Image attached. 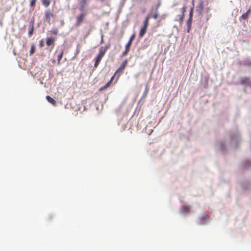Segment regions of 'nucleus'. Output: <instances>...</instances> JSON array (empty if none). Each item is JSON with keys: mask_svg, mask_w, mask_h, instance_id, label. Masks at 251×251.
I'll list each match as a JSON object with an SVG mask.
<instances>
[{"mask_svg": "<svg viewBox=\"0 0 251 251\" xmlns=\"http://www.w3.org/2000/svg\"><path fill=\"white\" fill-rule=\"evenodd\" d=\"M111 83L110 82V81H108L106 84H105L102 87H101L100 88V91H103L106 89H107L108 87H109L110 86V85H111Z\"/></svg>", "mask_w": 251, "mask_h": 251, "instance_id": "15", "label": "nucleus"}, {"mask_svg": "<svg viewBox=\"0 0 251 251\" xmlns=\"http://www.w3.org/2000/svg\"><path fill=\"white\" fill-rule=\"evenodd\" d=\"M45 20L49 24H50V21L51 18L53 17V14L49 10H47L45 12Z\"/></svg>", "mask_w": 251, "mask_h": 251, "instance_id": "5", "label": "nucleus"}, {"mask_svg": "<svg viewBox=\"0 0 251 251\" xmlns=\"http://www.w3.org/2000/svg\"><path fill=\"white\" fill-rule=\"evenodd\" d=\"M39 46L40 48H42L44 46V42L43 40H41L39 43Z\"/></svg>", "mask_w": 251, "mask_h": 251, "instance_id": "25", "label": "nucleus"}, {"mask_svg": "<svg viewBox=\"0 0 251 251\" xmlns=\"http://www.w3.org/2000/svg\"><path fill=\"white\" fill-rule=\"evenodd\" d=\"M54 42V39L52 37H50V38H48L47 39L46 44L48 46L53 45Z\"/></svg>", "mask_w": 251, "mask_h": 251, "instance_id": "9", "label": "nucleus"}, {"mask_svg": "<svg viewBox=\"0 0 251 251\" xmlns=\"http://www.w3.org/2000/svg\"><path fill=\"white\" fill-rule=\"evenodd\" d=\"M148 91V88L147 87H146V92H147Z\"/></svg>", "mask_w": 251, "mask_h": 251, "instance_id": "32", "label": "nucleus"}, {"mask_svg": "<svg viewBox=\"0 0 251 251\" xmlns=\"http://www.w3.org/2000/svg\"><path fill=\"white\" fill-rule=\"evenodd\" d=\"M150 18V17L149 16H148L146 17V18H145V20L144 22V25L143 27H144L145 28H148V26L149 25V19Z\"/></svg>", "mask_w": 251, "mask_h": 251, "instance_id": "13", "label": "nucleus"}, {"mask_svg": "<svg viewBox=\"0 0 251 251\" xmlns=\"http://www.w3.org/2000/svg\"><path fill=\"white\" fill-rule=\"evenodd\" d=\"M87 3V0H82L81 1V3H82V6H81V7L80 8V10H83L84 8V6L85 5V4H86Z\"/></svg>", "mask_w": 251, "mask_h": 251, "instance_id": "20", "label": "nucleus"}, {"mask_svg": "<svg viewBox=\"0 0 251 251\" xmlns=\"http://www.w3.org/2000/svg\"><path fill=\"white\" fill-rule=\"evenodd\" d=\"M131 44L132 43L128 41V43L126 45V49H127L129 50Z\"/></svg>", "mask_w": 251, "mask_h": 251, "instance_id": "21", "label": "nucleus"}, {"mask_svg": "<svg viewBox=\"0 0 251 251\" xmlns=\"http://www.w3.org/2000/svg\"><path fill=\"white\" fill-rule=\"evenodd\" d=\"M203 3L202 1H200L198 5L196 7V11L200 14H201L203 10Z\"/></svg>", "mask_w": 251, "mask_h": 251, "instance_id": "6", "label": "nucleus"}, {"mask_svg": "<svg viewBox=\"0 0 251 251\" xmlns=\"http://www.w3.org/2000/svg\"><path fill=\"white\" fill-rule=\"evenodd\" d=\"M110 45L108 44L104 47H101L99 50V53L96 56L95 60L94 67L97 68L102 58L104 56L107 50L110 48Z\"/></svg>", "mask_w": 251, "mask_h": 251, "instance_id": "1", "label": "nucleus"}, {"mask_svg": "<svg viewBox=\"0 0 251 251\" xmlns=\"http://www.w3.org/2000/svg\"><path fill=\"white\" fill-rule=\"evenodd\" d=\"M35 52V46L34 45H32L31 47L30 50V55H32L34 52Z\"/></svg>", "mask_w": 251, "mask_h": 251, "instance_id": "19", "label": "nucleus"}, {"mask_svg": "<svg viewBox=\"0 0 251 251\" xmlns=\"http://www.w3.org/2000/svg\"><path fill=\"white\" fill-rule=\"evenodd\" d=\"M186 6H184L181 8V10H182V14H185V12H186Z\"/></svg>", "mask_w": 251, "mask_h": 251, "instance_id": "27", "label": "nucleus"}, {"mask_svg": "<svg viewBox=\"0 0 251 251\" xmlns=\"http://www.w3.org/2000/svg\"><path fill=\"white\" fill-rule=\"evenodd\" d=\"M46 99L52 105H55L56 104V101L50 96H47Z\"/></svg>", "mask_w": 251, "mask_h": 251, "instance_id": "11", "label": "nucleus"}, {"mask_svg": "<svg viewBox=\"0 0 251 251\" xmlns=\"http://www.w3.org/2000/svg\"><path fill=\"white\" fill-rule=\"evenodd\" d=\"M192 17V11H191L190 13V17Z\"/></svg>", "mask_w": 251, "mask_h": 251, "instance_id": "31", "label": "nucleus"}, {"mask_svg": "<svg viewBox=\"0 0 251 251\" xmlns=\"http://www.w3.org/2000/svg\"><path fill=\"white\" fill-rule=\"evenodd\" d=\"M157 16H158L157 14V13H155V14H153V18L154 19H156V18H157Z\"/></svg>", "mask_w": 251, "mask_h": 251, "instance_id": "30", "label": "nucleus"}, {"mask_svg": "<svg viewBox=\"0 0 251 251\" xmlns=\"http://www.w3.org/2000/svg\"><path fill=\"white\" fill-rule=\"evenodd\" d=\"M192 17H190L187 21L188 32H189V30L191 28V25L192 24Z\"/></svg>", "mask_w": 251, "mask_h": 251, "instance_id": "16", "label": "nucleus"}, {"mask_svg": "<svg viewBox=\"0 0 251 251\" xmlns=\"http://www.w3.org/2000/svg\"><path fill=\"white\" fill-rule=\"evenodd\" d=\"M135 34H133L130 38V39L129 40V42H130L131 43H132V41L133 40L135 39Z\"/></svg>", "mask_w": 251, "mask_h": 251, "instance_id": "24", "label": "nucleus"}, {"mask_svg": "<svg viewBox=\"0 0 251 251\" xmlns=\"http://www.w3.org/2000/svg\"><path fill=\"white\" fill-rule=\"evenodd\" d=\"M52 34H53L54 35H56V34H57L58 31L57 30H53L52 31Z\"/></svg>", "mask_w": 251, "mask_h": 251, "instance_id": "28", "label": "nucleus"}, {"mask_svg": "<svg viewBox=\"0 0 251 251\" xmlns=\"http://www.w3.org/2000/svg\"><path fill=\"white\" fill-rule=\"evenodd\" d=\"M127 63V60H125L121 64L120 67L116 70V72L115 73V75H117V77H119L121 73L123 71V70L125 69L126 64Z\"/></svg>", "mask_w": 251, "mask_h": 251, "instance_id": "3", "label": "nucleus"}, {"mask_svg": "<svg viewBox=\"0 0 251 251\" xmlns=\"http://www.w3.org/2000/svg\"><path fill=\"white\" fill-rule=\"evenodd\" d=\"M36 0H31L30 2V6L31 7H34L35 5Z\"/></svg>", "mask_w": 251, "mask_h": 251, "instance_id": "23", "label": "nucleus"}, {"mask_svg": "<svg viewBox=\"0 0 251 251\" xmlns=\"http://www.w3.org/2000/svg\"><path fill=\"white\" fill-rule=\"evenodd\" d=\"M184 14H182V15H181L180 16H179V22L181 23L183 22V18L184 17Z\"/></svg>", "mask_w": 251, "mask_h": 251, "instance_id": "22", "label": "nucleus"}, {"mask_svg": "<svg viewBox=\"0 0 251 251\" xmlns=\"http://www.w3.org/2000/svg\"><path fill=\"white\" fill-rule=\"evenodd\" d=\"M103 42V39H101V43Z\"/></svg>", "mask_w": 251, "mask_h": 251, "instance_id": "33", "label": "nucleus"}, {"mask_svg": "<svg viewBox=\"0 0 251 251\" xmlns=\"http://www.w3.org/2000/svg\"><path fill=\"white\" fill-rule=\"evenodd\" d=\"M86 13H81L76 18V22L75 23V26H79L83 22L85 18Z\"/></svg>", "mask_w": 251, "mask_h": 251, "instance_id": "4", "label": "nucleus"}, {"mask_svg": "<svg viewBox=\"0 0 251 251\" xmlns=\"http://www.w3.org/2000/svg\"><path fill=\"white\" fill-rule=\"evenodd\" d=\"M129 51V50L125 49V50L122 53V56L126 55L128 53Z\"/></svg>", "mask_w": 251, "mask_h": 251, "instance_id": "26", "label": "nucleus"}, {"mask_svg": "<svg viewBox=\"0 0 251 251\" xmlns=\"http://www.w3.org/2000/svg\"><path fill=\"white\" fill-rule=\"evenodd\" d=\"M209 218L208 215L206 212H204L198 217L197 224L200 225H204L209 219Z\"/></svg>", "mask_w": 251, "mask_h": 251, "instance_id": "2", "label": "nucleus"}, {"mask_svg": "<svg viewBox=\"0 0 251 251\" xmlns=\"http://www.w3.org/2000/svg\"><path fill=\"white\" fill-rule=\"evenodd\" d=\"M116 75H115V74L112 76V77L111 78L110 80L109 81H110V82L111 83L112 81H113V80L114 79V78L115 77Z\"/></svg>", "mask_w": 251, "mask_h": 251, "instance_id": "29", "label": "nucleus"}, {"mask_svg": "<svg viewBox=\"0 0 251 251\" xmlns=\"http://www.w3.org/2000/svg\"><path fill=\"white\" fill-rule=\"evenodd\" d=\"M147 28L144 27H142L140 30L139 36L140 37H142L147 31Z\"/></svg>", "mask_w": 251, "mask_h": 251, "instance_id": "12", "label": "nucleus"}, {"mask_svg": "<svg viewBox=\"0 0 251 251\" xmlns=\"http://www.w3.org/2000/svg\"><path fill=\"white\" fill-rule=\"evenodd\" d=\"M29 30H28V35L29 37H30L32 35L33 31V28H34V22L33 21H31L29 23Z\"/></svg>", "mask_w": 251, "mask_h": 251, "instance_id": "8", "label": "nucleus"}, {"mask_svg": "<svg viewBox=\"0 0 251 251\" xmlns=\"http://www.w3.org/2000/svg\"><path fill=\"white\" fill-rule=\"evenodd\" d=\"M42 4L47 7L49 6L50 3V0H41Z\"/></svg>", "mask_w": 251, "mask_h": 251, "instance_id": "14", "label": "nucleus"}, {"mask_svg": "<svg viewBox=\"0 0 251 251\" xmlns=\"http://www.w3.org/2000/svg\"><path fill=\"white\" fill-rule=\"evenodd\" d=\"M250 11V10H248L247 12L245 13L244 14H242V15L241 16V19L245 20L247 19L249 15V12Z\"/></svg>", "mask_w": 251, "mask_h": 251, "instance_id": "17", "label": "nucleus"}, {"mask_svg": "<svg viewBox=\"0 0 251 251\" xmlns=\"http://www.w3.org/2000/svg\"><path fill=\"white\" fill-rule=\"evenodd\" d=\"M104 0H100L101 1H103Z\"/></svg>", "mask_w": 251, "mask_h": 251, "instance_id": "34", "label": "nucleus"}, {"mask_svg": "<svg viewBox=\"0 0 251 251\" xmlns=\"http://www.w3.org/2000/svg\"><path fill=\"white\" fill-rule=\"evenodd\" d=\"M240 83L242 85H250L251 84V80L249 77L242 78L240 79Z\"/></svg>", "mask_w": 251, "mask_h": 251, "instance_id": "7", "label": "nucleus"}, {"mask_svg": "<svg viewBox=\"0 0 251 251\" xmlns=\"http://www.w3.org/2000/svg\"><path fill=\"white\" fill-rule=\"evenodd\" d=\"M181 211L183 213H189L190 211L189 205H183L181 208Z\"/></svg>", "mask_w": 251, "mask_h": 251, "instance_id": "10", "label": "nucleus"}, {"mask_svg": "<svg viewBox=\"0 0 251 251\" xmlns=\"http://www.w3.org/2000/svg\"><path fill=\"white\" fill-rule=\"evenodd\" d=\"M63 55V51H62L61 52L60 54L58 56L57 64L59 65L60 64V61H61V59L62 58Z\"/></svg>", "mask_w": 251, "mask_h": 251, "instance_id": "18", "label": "nucleus"}]
</instances>
